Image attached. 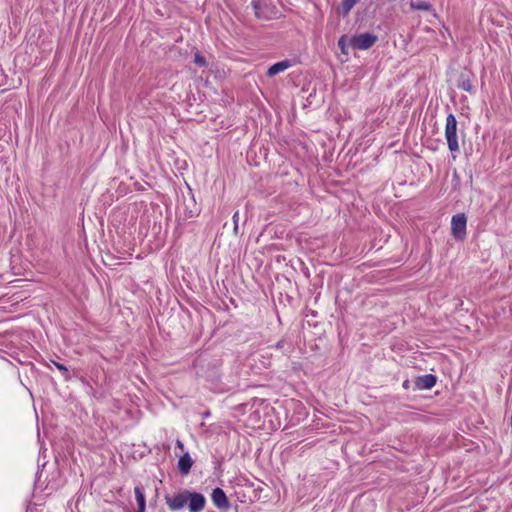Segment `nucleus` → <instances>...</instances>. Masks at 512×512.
<instances>
[{
	"label": "nucleus",
	"instance_id": "nucleus-17",
	"mask_svg": "<svg viewBox=\"0 0 512 512\" xmlns=\"http://www.w3.org/2000/svg\"><path fill=\"white\" fill-rule=\"evenodd\" d=\"M238 219H239V212L236 211L233 215V222L235 225V227H234L235 230H237V228H238Z\"/></svg>",
	"mask_w": 512,
	"mask_h": 512
},
{
	"label": "nucleus",
	"instance_id": "nucleus-4",
	"mask_svg": "<svg viewBox=\"0 0 512 512\" xmlns=\"http://www.w3.org/2000/svg\"><path fill=\"white\" fill-rule=\"evenodd\" d=\"M189 490H182L173 496H166V504L171 511L182 510L188 503Z\"/></svg>",
	"mask_w": 512,
	"mask_h": 512
},
{
	"label": "nucleus",
	"instance_id": "nucleus-9",
	"mask_svg": "<svg viewBox=\"0 0 512 512\" xmlns=\"http://www.w3.org/2000/svg\"><path fill=\"white\" fill-rule=\"evenodd\" d=\"M193 465V460L188 452L184 453L178 461V469L182 475H187Z\"/></svg>",
	"mask_w": 512,
	"mask_h": 512
},
{
	"label": "nucleus",
	"instance_id": "nucleus-18",
	"mask_svg": "<svg viewBox=\"0 0 512 512\" xmlns=\"http://www.w3.org/2000/svg\"><path fill=\"white\" fill-rule=\"evenodd\" d=\"M176 446L179 447L180 449H183V443L180 440L176 441Z\"/></svg>",
	"mask_w": 512,
	"mask_h": 512
},
{
	"label": "nucleus",
	"instance_id": "nucleus-7",
	"mask_svg": "<svg viewBox=\"0 0 512 512\" xmlns=\"http://www.w3.org/2000/svg\"><path fill=\"white\" fill-rule=\"evenodd\" d=\"M292 66V61L285 59L271 65L267 70V76L273 77L281 72H284Z\"/></svg>",
	"mask_w": 512,
	"mask_h": 512
},
{
	"label": "nucleus",
	"instance_id": "nucleus-13",
	"mask_svg": "<svg viewBox=\"0 0 512 512\" xmlns=\"http://www.w3.org/2000/svg\"><path fill=\"white\" fill-rule=\"evenodd\" d=\"M338 46L343 54H348V46L350 45L349 40H347L346 36L340 37V39L338 40Z\"/></svg>",
	"mask_w": 512,
	"mask_h": 512
},
{
	"label": "nucleus",
	"instance_id": "nucleus-3",
	"mask_svg": "<svg viewBox=\"0 0 512 512\" xmlns=\"http://www.w3.org/2000/svg\"><path fill=\"white\" fill-rule=\"evenodd\" d=\"M377 41V37L371 33H362L349 39V45L358 50H366L372 47Z\"/></svg>",
	"mask_w": 512,
	"mask_h": 512
},
{
	"label": "nucleus",
	"instance_id": "nucleus-8",
	"mask_svg": "<svg viewBox=\"0 0 512 512\" xmlns=\"http://www.w3.org/2000/svg\"><path fill=\"white\" fill-rule=\"evenodd\" d=\"M415 384L421 390L431 389L436 384V377L432 374H426L418 377Z\"/></svg>",
	"mask_w": 512,
	"mask_h": 512
},
{
	"label": "nucleus",
	"instance_id": "nucleus-15",
	"mask_svg": "<svg viewBox=\"0 0 512 512\" xmlns=\"http://www.w3.org/2000/svg\"><path fill=\"white\" fill-rule=\"evenodd\" d=\"M53 365L62 373V375L68 379L69 378V371L67 369L66 366H64L63 364L61 363H58V362H55V361H52Z\"/></svg>",
	"mask_w": 512,
	"mask_h": 512
},
{
	"label": "nucleus",
	"instance_id": "nucleus-14",
	"mask_svg": "<svg viewBox=\"0 0 512 512\" xmlns=\"http://www.w3.org/2000/svg\"><path fill=\"white\" fill-rule=\"evenodd\" d=\"M194 63L199 67H205L207 65L206 59L199 52L194 55Z\"/></svg>",
	"mask_w": 512,
	"mask_h": 512
},
{
	"label": "nucleus",
	"instance_id": "nucleus-16",
	"mask_svg": "<svg viewBox=\"0 0 512 512\" xmlns=\"http://www.w3.org/2000/svg\"><path fill=\"white\" fill-rule=\"evenodd\" d=\"M460 87L465 90V91H468L470 92L471 89H472V85L469 81H463L462 84L460 85Z\"/></svg>",
	"mask_w": 512,
	"mask_h": 512
},
{
	"label": "nucleus",
	"instance_id": "nucleus-12",
	"mask_svg": "<svg viewBox=\"0 0 512 512\" xmlns=\"http://www.w3.org/2000/svg\"><path fill=\"white\" fill-rule=\"evenodd\" d=\"M356 3L357 0H342L339 13L342 16L348 15Z\"/></svg>",
	"mask_w": 512,
	"mask_h": 512
},
{
	"label": "nucleus",
	"instance_id": "nucleus-1",
	"mask_svg": "<svg viewBox=\"0 0 512 512\" xmlns=\"http://www.w3.org/2000/svg\"><path fill=\"white\" fill-rule=\"evenodd\" d=\"M445 138L450 152H458L459 144L457 138V120L456 117L450 113L446 117L445 124Z\"/></svg>",
	"mask_w": 512,
	"mask_h": 512
},
{
	"label": "nucleus",
	"instance_id": "nucleus-2",
	"mask_svg": "<svg viewBox=\"0 0 512 512\" xmlns=\"http://www.w3.org/2000/svg\"><path fill=\"white\" fill-rule=\"evenodd\" d=\"M467 218L465 214L459 213L451 219V233L456 240L463 241L466 237Z\"/></svg>",
	"mask_w": 512,
	"mask_h": 512
},
{
	"label": "nucleus",
	"instance_id": "nucleus-6",
	"mask_svg": "<svg viewBox=\"0 0 512 512\" xmlns=\"http://www.w3.org/2000/svg\"><path fill=\"white\" fill-rule=\"evenodd\" d=\"M211 499L213 504L219 509H227L229 507L228 498L221 488L213 489Z\"/></svg>",
	"mask_w": 512,
	"mask_h": 512
},
{
	"label": "nucleus",
	"instance_id": "nucleus-10",
	"mask_svg": "<svg viewBox=\"0 0 512 512\" xmlns=\"http://www.w3.org/2000/svg\"><path fill=\"white\" fill-rule=\"evenodd\" d=\"M135 499L137 502V512H145L146 510V500L143 488L136 486L134 488Z\"/></svg>",
	"mask_w": 512,
	"mask_h": 512
},
{
	"label": "nucleus",
	"instance_id": "nucleus-5",
	"mask_svg": "<svg viewBox=\"0 0 512 512\" xmlns=\"http://www.w3.org/2000/svg\"><path fill=\"white\" fill-rule=\"evenodd\" d=\"M205 505L206 498L203 494L189 491L187 503L189 512H201L205 508Z\"/></svg>",
	"mask_w": 512,
	"mask_h": 512
},
{
	"label": "nucleus",
	"instance_id": "nucleus-11",
	"mask_svg": "<svg viewBox=\"0 0 512 512\" xmlns=\"http://www.w3.org/2000/svg\"><path fill=\"white\" fill-rule=\"evenodd\" d=\"M410 6L414 10L430 11L432 6L429 2L423 0H412Z\"/></svg>",
	"mask_w": 512,
	"mask_h": 512
}]
</instances>
